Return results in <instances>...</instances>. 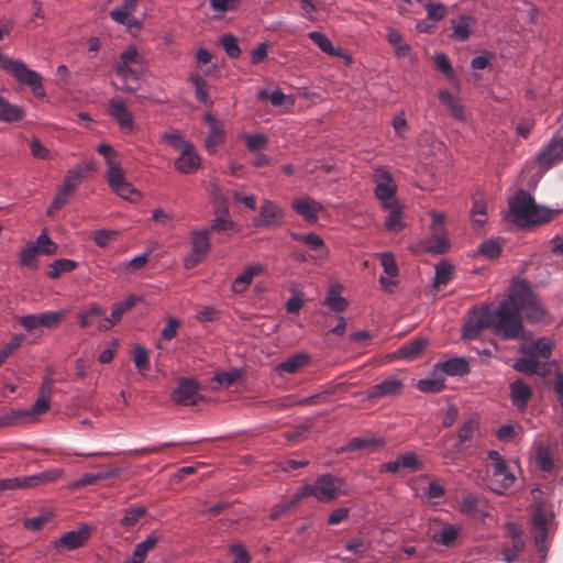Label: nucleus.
Masks as SVG:
<instances>
[{
	"label": "nucleus",
	"mask_w": 563,
	"mask_h": 563,
	"mask_svg": "<svg viewBox=\"0 0 563 563\" xmlns=\"http://www.w3.org/2000/svg\"><path fill=\"white\" fill-rule=\"evenodd\" d=\"M489 329L504 340L525 338L522 318L518 313L510 295L492 310L488 307L474 309L463 327L464 339H475L483 329Z\"/></svg>",
	"instance_id": "nucleus-1"
},
{
	"label": "nucleus",
	"mask_w": 563,
	"mask_h": 563,
	"mask_svg": "<svg viewBox=\"0 0 563 563\" xmlns=\"http://www.w3.org/2000/svg\"><path fill=\"white\" fill-rule=\"evenodd\" d=\"M509 295L516 309H518V313L523 314L528 322H549L547 309L527 282H514Z\"/></svg>",
	"instance_id": "nucleus-2"
},
{
	"label": "nucleus",
	"mask_w": 563,
	"mask_h": 563,
	"mask_svg": "<svg viewBox=\"0 0 563 563\" xmlns=\"http://www.w3.org/2000/svg\"><path fill=\"white\" fill-rule=\"evenodd\" d=\"M510 211L520 227L541 224L551 219L550 210L538 206L526 190H519L510 202Z\"/></svg>",
	"instance_id": "nucleus-3"
},
{
	"label": "nucleus",
	"mask_w": 563,
	"mask_h": 563,
	"mask_svg": "<svg viewBox=\"0 0 563 563\" xmlns=\"http://www.w3.org/2000/svg\"><path fill=\"white\" fill-rule=\"evenodd\" d=\"M449 240L444 228L443 214L433 213L431 236L419 241L412 251L419 253L443 254L449 250Z\"/></svg>",
	"instance_id": "nucleus-4"
},
{
	"label": "nucleus",
	"mask_w": 563,
	"mask_h": 563,
	"mask_svg": "<svg viewBox=\"0 0 563 563\" xmlns=\"http://www.w3.org/2000/svg\"><path fill=\"white\" fill-rule=\"evenodd\" d=\"M345 494H347V488L343 479L330 474L321 475L313 485H306L303 487V495L314 496L323 503Z\"/></svg>",
	"instance_id": "nucleus-5"
},
{
	"label": "nucleus",
	"mask_w": 563,
	"mask_h": 563,
	"mask_svg": "<svg viewBox=\"0 0 563 563\" xmlns=\"http://www.w3.org/2000/svg\"><path fill=\"white\" fill-rule=\"evenodd\" d=\"M448 376H457V357L437 363L431 376L420 379L416 386L422 393H439L446 387L445 378Z\"/></svg>",
	"instance_id": "nucleus-6"
},
{
	"label": "nucleus",
	"mask_w": 563,
	"mask_h": 563,
	"mask_svg": "<svg viewBox=\"0 0 563 563\" xmlns=\"http://www.w3.org/2000/svg\"><path fill=\"white\" fill-rule=\"evenodd\" d=\"M488 459L492 462V479L496 485L494 490L501 493L512 486L515 483V475L509 470L506 461L497 451H489Z\"/></svg>",
	"instance_id": "nucleus-7"
},
{
	"label": "nucleus",
	"mask_w": 563,
	"mask_h": 563,
	"mask_svg": "<svg viewBox=\"0 0 563 563\" xmlns=\"http://www.w3.org/2000/svg\"><path fill=\"white\" fill-rule=\"evenodd\" d=\"M375 196L380 201L383 207H390V203L396 202L395 199L397 185L391 174L385 168H377L374 173Z\"/></svg>",
	"instance_id": "nucleus-8"
},
{
	"label": "nucleus",
	"mask_w": 563,
	"mask_h": 563,
	"mask_svg": "<svg viewBox=\"0 0 563 563\" xmlns=\"http://www.w3.org/2000/svg\"><path fill=\"white\" fill-rule=\"evenodd\" d=\"M210 230L192 231L190 236L191 253L185 257L184 264L186 268H192L199 264L205 256L209 253L210 244Z\"/></svg>",
	"instance_id": "nucleus-9"
},
{
	"label": "nucleus",
	"mask_w": 563,
	"mask_h": 563,
	"mask_svg": "<svg viewBox=\"0 0 563 563\" xmlns=\"http://www.w3.org/2000/svg\"><path fill=\"white\" fill-rule=\"evenodd\" d=\"M172 399L183 406L196 405L201 399L198 383L191 378H180L172 391Z\"/></svg>",
	"instance_id": "nucleus-10"
},
{
	"label": "nucleus",
	"mask_w": 563,
	"mask_h": 563,
	"mask_svg": "<svg viewBox=\"0 0 563 563\" xmlns=\"http://www.w3.org/2000/svg\"><path fill=\"white\" fill-rule=\"evenodd\" d=\"M284 211L274 201L264 200L253 223L256 228H276L283 223Z\"/></svg>",
	"instance_id": "nucleus-11"
},
{
	"label": "nucleus",
	"mask_w": 563,
	"mask_h": 563,
	"mask_svg": "<svg viewBox=\"0 0 563 563\" xmlns=\"http://www.w3.org/2000/svg\"><path fill=\"white\" fill-rule=\"evenodd\" d=\"M90 532L91 529L84 525L77 530L64 533L59 539L54 540L52 543L57 552H63L64 550H76L88 541Z\"/></svg>",
	"instance_id": "nucleus-12"
},
{
	"label": "nucleus",
	"mask_w": 563,
	"mask_h": 563,
	"mask_svg": "<svg viewBox=\"0 0 563 563\" xmlns=\"http://www.w3.org/2000/svg\"><path fill=\"white\" fill-rule=\"evenodd\" d=\"M492 508L487 500L476 494H467L460 504V512L470 515L473 519L482 520L490 516Z\"/></svg>",
	"instance_id": "nucleus-13"
},
{
	"label": "nucleus",
	"mask_w": 563,
	"mask_h": 563,
	"mask_svg": "<svg viewBox=\"0 0 563 563\" xmlns=\"http://www.w3.org/2000/svg\"><path fill=\"white\" fill-rule=\"evenodd\" d=\"M106 178L111 189L124 199H129L135 192L132 185L125 180L123 169L118 163L107 167Z\"/></svg>",
	"instance_id": "nucleus-14"
},
{
	"label": "nucleus",
	"mask_w": 563,
	"mask_h": 563,
	"mask_svg": "<svg viewBox=\"0 0 563 563\" xmlns=\"http://www.w3.org/2000/svg\"><path fill=\"white\" fill-rule=\"evenodd\" d=\"M109 114L119 123L121 130L131 132L133 129V115L126 108L125 102L120 98H112L109 101Z\"/></svg>",
	"instance_id": "nucleus-15"
},
{
	"label": "nucleus",
	"mask_w": 563,
	"mask_h": 563,
	"mask_svg": "<svg viewBox=\"0 0 563 563\" xmlns=\"http://www.w3.org/2000/svg\"><path fill=\"white\" fill-rule=\"evenodd\" d=\"M404 383L395 377H388L372 386L367 393L371 399L398 396L402 393Z\"/></svg>",
	"instance_id": "nucleus-16"
},
{
	"label": "nucleus",
	"mask_w": 563,
	"mask_h": 563,
	"mask_svg": "<svg viewBox=\"0 0 563 563\" xmlns=\"http://www.w3.org/2000/svg\"><path fill=\"white\" fill-rule=\"evenodd\" d=\"M291 208L297 214L310 223L317 222L318 214L323 209L320 202L310 197L294 200Z\"/></svg>",
	"instance_id": "nucleus-17"
},
{
	"label": "nucleus",
	"mask_w": 563,
	"mask_h": 563,
	"mask_svg": "<svg viewBox=\"0 0 563 563\" xmlns=\"http://www.w3.org/2000/svg\"><path fill=\"white\" fill-rule=\"evenodd\" d=\"M509 390L512 406L519 411H525L532 397L531 387L518 378L509 385Z\"/></svg>",
	"instance_id": "nucleus-18"
},
{
	"label": "nucleus",
	"mask_w": 563,
	"mask_h": 563,
	"mask_svg": "<svg viewBox=\"0 0 563 563\" xmlns=\"http://www.w3.org/2000/svg\"><path fill=\"white\" fill-rule=\"evenodd\" d=\"M205 122L209 128V135L206 139L205 145L209 153L216 152L218 145L224 142V130L220 120L214 118L211 113H207Z\"/></svg>",
	"instance_id": "nucleus-19"
},
{
	"label": "nucleus",
	"mask_w": 563,
	"mask_h": 563,
	"mask_svg": "<svg viewBox=\"0 0 563 563\" xmlns=\"http://www.w3.org/2000/svg\"><path fill=\"white\" fill-rule=\"evenodd\" d=\"M310 362V356L307 353H297L280 362L276 366V372L278 375L283 374H296L300 372L302 368L308 366Z\"/></svg>",
	"instance_id": "nucleus-20"
},
{
	"label": "nucleus",
	"mask_w": 563,
	"mask_h": 563,
	"mask_svg": "<svg viewBox=\"0 0 563 563\" xmlns=\"http://www.w3.org/2000/svg\"><path fill=\"white\" fill-rule=\"evenodd\" d=\"M553 350V342L548 338H539L530 342L529 345H522L520 353L533 357L549 358Z\"/></svg>",
	"instance_id": "nucleus-21"
},
{
	"label": "nucleus",
	"mask_w": 563,
	"mask_h": 563,
	"mask_svg": "<svg viewBox=\"0 0 563 563\" xmlns=\"http://www.w3.org/2000/svg\"><path fill=\"white\" fill-rule=\"evenodd\" d=\"M199 166L200 157L196 153L194 145L180 152V156L175 162V168L183 174H192Z\"/></svg>",
	"instance_id": "nucleus-22"
},
{
	"label": "nucleus",
	"mask_w": 563,
	"mask_h": 563,
	"mask_svg": "<svg viewBox=\"0 0 563 563\" xmlns=\"http://www.w3.org/2000/svg\"><path fill=\"white\" fill-rule=\"evenodd\" d=\"M264 272V266L261 264L247 266L240 275H238L232 283V290L241 294L245 291L253 282L255 276Z\"/></svg>",
	"instance_id": "nucleus-23"
},
{
	"label": "nucleus",
	"mask_w": 563,
	"mask_h": 563,
	"mask_svg": "<svg viewBox=\"0 0 563 563\" xmlns=\"http://www.w3.org/2000/svg\"><path fill=\"white\" fill-rule=\"evenodd\" d=\"M563 154V141L561 139H552L545 148L539 153L538 162L544 166H551Z\"/></svg>",
	"instance_id": "nucleus-24"
},
{
	"label": "nucleus",
	"mask_w": 563,
	"mask_h": 563,
	"mask_svg": "<svg viewBox=\"0 0 563 563\" xmlns=\"http://www.w3.org/2000/svg\"><path fill=\"white\" fill-rule=\"evenodd\" d=\"M384 442L374 437H360L352 438L347 444L341 449V452H352L356 450H368L371 452L377 451L382 448Z\"/></svg>",
	"instance_id": "nucleus-25"
},
{
	"label": "nucleus",
	"mask_w": 563,
	"mask_h": 563,
	"mask_svg": "<svg viewBox=\"0 0 563 563\" xmlns=\"http://www.w3.org/2000/svg\"><path fill=\"white\" fill-rule=\"evenodd\" d=\"M427 346L428 340L426 338H416L401 345L397 351V355L404 360H415L421 355Z\"/></svg>",
	"instance_id": "nucleus-26"
},
{
	"label": "nucleus",
	"mask_w": 563,
	"mask_h": 563,
	"mask_svg": "<svg viewBox=\"0 0 563 563\" xmlns=\"http://www.w3.org/2000/svg\"><path fill=\"white\" fill-rule=\"evenodd\" d=\"M533 538L537 547H543L548 538V518L541 509H537L532 517Z\"/></svg>",
	"instance_id": "nucleus-27"
},
{
	"label": "nucleus",
	"mask_w": 563,
	"mask_h": 563,
	"mask_svg": "<svg viewBox=\"0 0 563 563\" xmlns=\"http://www.w3.org/2000/svg\"><path fill=\"white\" fill-rule=\"evenodd\" d=\"M388 210L389 213L385 220V227L387 230L393 232H399L404 229L402 222V206L399 201L390 203V207H383Z\"/></svg>",
	"instance_id": "nucleus-28"
},
{
	"label": "nucleus",
	"mask_w": 563,
	"mask_h": 563,
	"mask_svg": "<svg viewBox=\"0 0 563 563\" xmlns=\"http://www.w3.org/2000/svg\"><path fill=\"white\" fill-rule=\"evenodd\" d=\"M115 73L122 80V90L128 92H134L137 90V73L132 68V66H115Z\"/></svg>",
	"instance_id": "nucleus-29"
},
{
	"label": "nucleus",
	"mask_w": 563,
	"mask_h": 563,
	"mask_svg": "<svg viewBox=\"0 0 563 563\" xmlns=\"http://www.w3.org/2000/svg\"><path fill=\"white\" fill-rule=\"evenodd\" d=\"M84 169L86 172H91L93 167L92 165L87 164L85 167L77 166L76 168L69 170L59 189L71 195L82 179Z\"/></svg>",
	"instance_id": "nucleus-30"
},
{
	"label": "nucleus",
	"mask_w": 563,
	"mask_h": 563,
	"mask_svg": "<svg viewBox=\"0 0 563 563\" xmlns=\"http://www.w3.org/2000/svg\"><path fill=\"white\" fill-rule=\"evenodd\" d=\"M470 218H471L472 227L476 232L479 231L483 228V225L486 223L487 208H486V203L483 201L482 198L473 199V207L471 210Z\"/></svg>",
	"instance_id": "nucleus-31"
},
{
	"label": "nucleus",
	"mask_w": 563,
	"mask_h": 563,
	"mask_svg": "<svg viewBox=\"0 0 563 563\" xmlns=\"http://www.w3.org/2000/svg\"><path fill=\"white\" fill-rule=\"evenodd\" d=\"M146 508L141 505H132L123 510V517L120 519V526L125 529L133 528L144 516Z\"/></svg>",
	"instance_id": "nucleus-32"
},
{
	"label": "nucleus",
	"mask_w": 563,
	"mask_h": 563,
	"mask_svg": "<svg viewBox=\"0 0 563 563\" xmlns=\"http://www.w3.org/2000/svg\"><path fill=\"white\" fill-rule=\"evenodd\" d=\"M540 362L536 357L525 355L514 362L512 368L526 375H532L536 373L545 375V371H540Z\"/></svg>",
	"instance_id": "nucleus-33"
},
{
	"label": "nucleus",
	"mask_w": 563,
	"mask_h": 563,
	"mask_svg": "<svg viewBox=\"0 0 563 563\" xmlns=\"http://www.w3.org/2000/svg\"><path fill=\"white\" fill-rule=\"evenodd\" d=\"M119 473H120L119 468H112L107 472H99L96 474L87 473L73 483V488L78 489V488H81L87 485H93L98 481L117 476V475H119Z\"/></svg>",
	"instance_id": "nucleus-34"
},
{
	"label": "nucleus",
	"mask_w": 563,
	"mask_h": 563,
	"mask_svg": "<svg viewBox=\"0 0 563 563\" xmlns=\"http://www.w3.org/2000/svg\"><path fill=\"white\" fill-rule=\"evenodd\" d=\"M24 111L21 107L14 106L0 98V121L16 122L24 118Z\"/></svg>",
	"instance_id": "nucleus-35"
},
{
	"label": "nucleus",
	"mask_w": 563,
	"mask_h": 563,
	"mask_svg": "<svg viewBox=\"0 0 563 563\" xmlns=\"http://www.w3.org/2000/svg\"><path fill=\"white\" fill-rule=\"evenodd\" d=\"M30 412L26 409H8L0 412V429L18 424L25 418H29Z\"/></svg>",
	"instance_id": "nucleus-36"
},
{
	"label": "nucleus",
	"mask_w": 563,
	"mask_h": 563,
	"mask_svg": "<svg viewBox=\"0 0 563 563\" xmlns=\"http://www.w3.org/2000/svg\"><path fill=\"white\" fill-rule=\"evenodd\" d=\"M380 262L387 277L380 276L379 283L384 288H386L388 285L391 284L388 277H396L398 274V267L394 256L390 253H383L380 255Z\"/></svg>",
	"instance_id": "nucleus-37"
},
{
	"label": "nucleus",
	"mask_w": 563,
	"mask_h": 563,
	"mask_svg": "<svg viewBox=\"0 0 563 563\" xmlns=\"http://www.w3.org/2000/svg\"><path fill=\"white\" fill-rule=\"evenodd\" d=\"M158 541V538L151 534L148 536L144 541L137 543L134 548L133 554H132V562L133 563H142L147 555V553L154 549Z\"/></svg>",
	"instance_id": "nucleus-38"
},
{
	"label": "nucleus",
	"mask_w": 563,
	"mask_h": 563,
	"mask_svg": "<svg viewBox=\"0 0 563 563\" xmlns=\"http://www.w3.org/2000/svg\"><path fill=\"white\" fill-rule=\"evenodd\" d=\"M104 314V310L97 303H91L87 309L80 311L77 316L78 324L81 328L90 327L95 319Z\"/></svg>",
	"instance_id": "nucleus-39"
},
{
	"label": "nucleus",
	"mask_w": 563,
	"mask_h": 563,
	"mask_svg": "<svg viewBox=\"0 0 563 563\" xmlns=\"http://www.w3.org/2000/svg\"><path fill=\"white\" fill-rule=\"evenodd\" d=\"M440 450L444 459L455 462L457 460V435L451 433L443 437Z\"/></svg>",
	"instance_id": "nucleus-40"
},
{
	"label": "nucleus",
	"mask_w": 563,
	"mask_h": 563,
	"mask_svg": "<svg viewBox=\"0 0 563 563\" xmlns=\"http://www.w3.org/2000/svg\"><path fill=\"white\" fill-rule=\"evenodd\" d=\"M137 302V298L134 296H129L123 301L117 302L112 307V311L110 317H108L114 324L119 323L122 316L132 309Z\"/></svg>",
	"instance_id": "nucleus-41"
},
{
	"label": "nucleus",
	"mask_w": 563,
	"mask_h": 563,
	"mask_svg": "<svg viewBox=\"0 0 563 563\" xmlns=\"http://www.w3.org/2000/svg\"><path fill=\"white\" fill-rule=\"evenodd\" d=\"M38 314L40 324L43 328H56L67 314V310L46 311Z\"/></svg>",
	"instance_id": "nucleus-42"
},
{
	"label": "nucleus",
	"mask_w": 563,
	"mask_h": 563,
	"mask_svg": "<svg viewBox=\"0 0 563 563\" xmlns=\"http://www.w3.org/2000/svg\"><path fill=\"white\" fill-rule=\"evenodd\" d=\"M309 38L325 54L330 56H339V49H335L331 41L320 32H310Z\"/></svg>",
	"instance_id": "nucleus-43"
},
{
	"label": "nucleus",
	"mask_w": 563,
	"mask_h": 563,
	"mask_svg": "<svg viewBox=\"0 0 563 563\" xmlns=\"http://www.w3.org/2000/svg\"><path fill=\"white\" fill-rule=\"evenodd\" d=\"M435 543L451 547L457 541V529L452 526H445L441 531L432 536Z\"/></svg>",
	"instance_id": "nucleus-44"
},
{
	"label": "nucleus",
	"mask_w": 563,
	"mask_h": 563,
	"mask_svg": "<svg viewBox=\"0 0 563 563\" xmlns=\"http://www.w3.org/2000/svg\"><path fill=\"white\" fill-rule=\"evenodd\" d=\"M76 266L77 264L71 260H56L49 265L47 276L52 279L57 278L62 273L71 272L73 269L76 268Z\"/></svg>",
	"instance_id": "nucleus-45"
},
{
	"label": "nucleus",
	"mask_w": 563,
	"mask_h": 563,
	"mask_svg": "<svg viewBox=\"0 0 563 563\" xmlns=\"http://www.w3.org/2000/svg\"><path fill=\"white\" fill-rule=\"evenodd\" d=\"M189 81L195 88L196 99L203 104H209L210 100L206 80L199 75H191Z\"/></svg>",
	"instance_id": "nucleus-46"
},
{
	"label": "nucleus",
	"mask_w": 563,
	"mask_h": 563,
	"mask_svg": "<svg viewBox=\"0 0 563 563\" xmlns=\"http://www.w3.org/2000/svg\"><path fill=\"white\" fill-rule=\"evenodd\" d=\"M325 305L335 312H342L346 309L347 301L340 296L335 287H331L325 297Z\"/></svg>",
	"instance_id": "nucleus-47"
},
{
	"label": "nucleus",
	"mask_w": 563,
	"mask_h": 563,
	"mask_svg": "<svg viewBox=\"0 0 563 563\" xmlns=\"http://www.w3.org/2000/svg\"><path fill=\"white\" fill-rule=\"evenodd\" d=\"M187 444H190V442H166V443L155 445V446L131 450L128 454L133 455V456H141V455H147V454H153V453H161L167 448H175V446L187 445Z\"/></svg>",
	"instance_id": "nucleus-48"
},
{
	"label": "nucleus",
	"mask_w": 563,
	"mask_h": 563,
	"mask_svg": "<svg viewBox=\"0 0 563 563\" xmlns=\"http://www.w3.org/2000/svg\"><path fill=\"white\" fill-rule=\"evenodd\" d=\"M133 362L142 375L150 369L148 351L142 346H135L133 351Z\"/></svg>",
	"instance_id": "nucleus-49"
},
{
	"label": "nucleus",
	"mask_w": 563,
	"mask_h": 563,
	"mask_svg": "<svg viewBox=\"0 0 563 563\" xmlns=\"http://www.w3.org/2000/svg\"><path fill=\"white\" fill-rule=\"evenodd\" d=\"M435 69L442 73L448 79L454 77V69L449 57L443 53H438L433 56Z\"/></svg>",
	"instance_id": "nucleus-50"
},
{
	"label": "nucleus",
	"mask_w": 563,
	"mask_h": 563,
	"mask_svg": "<svg viewBox=\"0 0 563 563\" xmlns=\"http://www.w3.org/2000/svg\"><path fill=\"white\" fill-rule=\"evenodd\" d=\"M438 98L441 106L448 109L452 117L457 118V100L454 95L444 88L439 91Z\"/></svg>",
	"instance_id": "nucleus-51"
},
{
	"label": "nucleus",
	"mask_w": 563,
	"mask_h": 563,
	"mask_svg": "<svg viewBox=\"0 0 563 563\" xmlns=\"http://www.w3.org/2000/svg\"><path fill=\"white\" fill-rule=\"evenodd\" d=\"M242 376V371L239 368H232L228 372L217 373L214 376V380L225 387H230L235 384Z\"/></svg>",
	"instance_id": "nucleus-52"
},
{
	"label": "nucleus",
	"mask_w": 563,
	"mask_h": 563,
	"mask_svg": "<svg viewBox=\"0 0 563 563\" xmlns=\"http://www.w3.org/2000/svg\"><path fill=\"white\" fill-rule=\"evenodd\" d=\"M221 46L230 58H238L241 49L238 45L236 38L231 34H224L220 38Z\"/></svg>",
	"instance_id": "nucleus-53"
},
{
	"label": "nucleus",
	"mask_w": 563,
	"mask_h": 563,
	"mask_svg": "<svg viewBox=\"0 0 563 563\" xmlns=\"http://www.w3.org/2000/svg\"><path fill=\"white\" fill-rule=\"evenodd\" d=\"M34 244H35L36 247H38V253L40 254L52 255V254H55L56 251H57V244L54 243L48 238L46 232H42L37 236L36 242Z\"/></svg>",
	"instance_id": "nucleus-54"
},
{
	"label": "nucleus",
	"mask_w": 563,
	"mask_h": 563,
	"mask_svg": "<svg viewBox=\"0 0 563 563\" xmlns=\"http://www.w3.org/2000/svg\"><path fill=\"white\" fill-rule=\"evenodd\" d=\"M388 41L394 46L398 56L408 55L410 47L404 43L401 34L396 30H390L388 33Z\"/></svg>",
	"instance_id": "nucleus-55"
},
{
	"label": "nucleus",
	"mask_w": 563,
	"mask_h": 563,
	"mask_svg": "<svg viewBox=\"0 0 563 563\" xmlns=\"http://www.w3.org/2000/svg\"><path fill=\"white\" fill-rule=\"evenodd\" d=\"M478 252L484 257L489 258V260H494V258H497L500 255L501 247H500V245L497 242H495L493 240H487V241H484L478 246Z\"/></svg>",
	"instance_id": "nucleus-56"
},
{
	"label": "nucleus",
	"mask_w": 563,
	"mask_h": 563,
	"mask_svg": "<svg viewBox=\"0 0 563 563\" xmlns=\"http://www.w3.org/2000/svg\"><path fill=\"white\" fill-rule=\"evenodd\" d=\"M451 266L442 263L435 267V275L433 285L437 289H440L442 286H445L451 279Z\"/></svg>",
	"instance_id": "nucleus-57"
},
{
	"label": "nucleus",
	"mask_w": 563,
	"mask_h": 563,
	"mask_svg": "<svg viewBox=\"0 0 563 563\" xmlns=\"http://www.w3.org/2000/svg\"><path fill=\"white\" fill-rule=\"evenodd\" d=\"M110 18L114 22L125 25V26H129V27L139 25L134 15H131L130 13L123 11L120 8H115L114 10H112L110 12Z\"/></svg>",
	"instance_id": "nucleus-58"
},
{
	"label": "nucleus",
	"mask_w": 563,
	"mask_h": 563,
	"mask_svg": "<svg viewBox=\"0 0 563 563\" xmlns=\"http://www.w3.org/2000/svg\"><path fill=\"white\" fill-rule=\"evenodd\" d=\"M118 235V231L115 230H97L93 235L92 240L95 244L99 247H106L112 240H114Z\"/></svg>",
	"instance_id": "nucleus-59"
},
{
	"label": "nucleus",
	"mask_w": 563,
	"mask_h": 563,
	"mask_svg": "<svg viewBox=\"0 0 563 563\" xmlns=\"http://www.w3.org/2000/svg\"><path fill=\"white\" fill-rule=\"evenodd\" d=\"M38 247L34 243H29L20 254V263L23 266L32 267L35 265Z\"/></svg>",
	"instance_id": "nucleus-60"
},
{
	"label": "nucleus",
	"mask_w": 563,
	"mask_h": 563,
	"mask_svg": "<svg viewBox=\"0 0 563 563\" xmlns=\"http://www.w3.org/2000/svg\"><path fill=\"white\" fill-rule=\"evenodd\" d=\"M244 141L247 150L252 152L265 148L267 145V137L264 134H246Z\"/></svg>",
	"instance_id": "nucleus-61"
},
{
	"label": "nucleus",
	"mask_w": 563,
	"mask_h": 563,
	"mask_svg": "<svg viewBox=\"0 0 563 563\" xmlns=\"http://www.w3.org/2000/svg\"><path fill=\"white\" fill-rule=\"evenodd\" d=\"M525 549V540L511 541L509 547H506L503 551L504 560L508 563L514 562L520 552Z\"/></svg>",
	"instance_id": "nucleus-62"
},
{
	"label": "nucleus",
	"mask_w": 563,
	"mask_h": 563,
	"mask_svg": "<svg viewBox=\"0 0 563 563\" xmlns=\"http://www.w3.org/2000/svg\"><path fill=\"white\" fill-rule=\"evenodd\" d=\"M164 139L168 142L170 146L175 150L183 152L184 150L190 148L192 144L183 139V136L178 132H170L164 135Z\"/></svg>",
	"instance_id": "nucleus-63"
},
{
	"label": "nucleus",
	"mask_w": 563,
	"mask_h": 563,
	"mask_svg": "<svg viewBox=\"0 0 563 563\" xmlns=\"http://www.w3.org/2000/svg\"><path fill=\"white\" fill-rule=\"evenodd\" d=\"M478 427V417L473 416L470 419H467L463 427L460 428V445L465 441L472 438L473 432Z\"/></svg>",
	"instance_id": "nucleus-64"
}]
</instances>
